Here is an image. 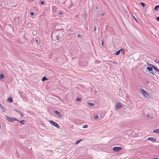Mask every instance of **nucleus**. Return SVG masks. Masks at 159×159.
<instances>
[{"label":"nucleus","instance_id":"1","mask_svg":"<svg viewBox=\"0 0 159 159\" xmlns=\"http://www.w3.org/2000/svg\"><path fill=\"white\" fill-rule=\"evenodd\" d=\"M5 118L7 121L10 122H12L14 121H18V119L15 117H11L6 116Z\"/></svg>","mask_w":159,"mask_h":159},{"label":"nucleus","instance_id":"2","mask_svg":"<svg viewBox=\"0 0 159 159\" xmlns=\"http://www.w3.org/2000/svg\"><path fill=\"white\" fill-rule=\"evenodd\" d=\"M141 93L143 94L144 96L147 97L149 96V93L143 89H142L140 90Z\"/></svg>","mask_w":159,"mask_h":159},{"label":"nucleus","instance_id":"3","mask_svg":"<svg viewBox=\"0 0 159 159\" xmlns=\"http://www.w3.org/2000/svg\"><path fill=\"white\" fill-rule=\"evenodd\" d=\"M122 148L121 147H114L112 148L113 150L116 152H118L121 150Z\"/></svg>","mask_w":159,"mask_h":159},{"label":"nucleus","instance_id":"4","mask_svg":"<svg viewBox=\"0 0 159 159\" xmlns=\"http://www.w3.org/2000/svg\"><path fill=\"white\" fill-rule=\"evenodd\" d=\"M49 122L52 125L55 126V127H57L58 128H59V126L56 123V122H55L53 120H50Z\"/></svg>","mask_w":159,"mask_h":159},{"label":"nucleus","instance_id":"5","mask_svg":"<svg viewBox=\"0 0 159 159\" xmlns=\"http://www.w3.org/2000/svg\"><path fill=\"white\" fill-rule=\"evenodd\" d=\"M148 140L152 141L153 142H156L157 139L156 138H154L153 137H149Z\"/></svg>","mask_w":159,"mask_h":159},{"label":"nucleus","instance_id":"6","mask_svg":"<svg viewBox=\"0 0 159 159\" xmlns=\"http://www.w3.org/2000/svg\"><path fill=\"white\" fill-rule=\"evenodd\" d=\"M54 112L55 114L58 116L59 118H61V114L60 112L57 111H55Z\"/></svg>","mask_w":159,"mask_h":159},{"label":"nucleus","instance_id":"7","mask_svg":"<svg viewBox=\"0 0 159 159\" xmlns=\"http://www.w3.org/2000/svg\"><path fill=\"white\" fill-rule=\"evenodd\" d=\"M150 65L151 66L153 67V69H154V70L157 71L158 72H159V69L157 68V67H156L155 66H154L153 65H152V64H150Z\"/></svg>","mask_w":159,"mask_h":159},{"label":"nucleus","instance_id":"8","mask_svg":"<svg viewBox=\"0 0 159 159\" xmlns=\"http://www.w3.org/2000/svg\"><path fill=\"white\" fill-rule=\"evenodd\" d=\"M56 39L60 41H61L62 39L61 36H59V35H57L56 36Z\"/></svg>","mask_w":159,"mask_h":159},{"label":"nucleus","instance_id":"9","mask_svg":"<svg viewBox=\"0 0 159 159\" xmlns=\"http://www.w3.org/2000/svg\"><path fill=\"white\" fill-rule=\"evenodd\" d=\"M122 107V106L119 103H117L116 104V107L117 109H119Z\"/></svg>","mask_w":159,"mask_h":159},{"label":"nucleus","instance_id":"10","mask_svg":"<svg viewBox=\"0 0 159 159\" xmlns=\"http://www.w3.org/2000/svg\"><path fill=\"white\" fill-rule=\"evenodd\" d=\"M14 110L15 111L19 113V114L20 115L21 117L24 116V115H23V114L19 111L17 110V109H15Z\"/></svg>","mask_w":159,"mask_h":159},{"label":"nucleus","instance_id":"11","mask_svg":"<svg viewBox=\"0 0 159 159\" xmlns=\"http://www.w3.org/2000/svg\"><path fill=\"white\" fill-rule=\"evenodd\" d=\"M153 67L152 66H148L147 68V69L149 70V72H151V71H152Z\"/></svg>","mask_w":159,"mask_h":159},{"label":"nucleus","instance_id":"12","mask_svg":"<svg viewBox=\"0 0 159 159\" xmlns=\"http://www.w3.org/2000/svg\"><path fill=\"white\" fill-rule=\"evenodd\" d=\"M7 101L10 103H11L13 102V99L11 98L10 97L8 98Z\"/></svg>","mask_w":159,"mask_h":159},{"label":"nucleus","instance_id":"13","mask_svg":"<svg viewBox=\"0 0 159 159\" xmlns=\"http://www.w3.org/2000/svg\"><path fill=\"white\" fill-rule=\"evenodd\" d=\"M1 108L2 109V111L4 112H6V109L5 108V107H4L2 106H1Z\"/></svg>","mask_w":159,"mask_h":159},{"label":"nucleus","instance_id":"14","mask_svg":"<svg viewBox=\"0 0 159 159\" xmlns=\"http://www.w3.org/2000/svg\"><path fill=\"white\" fill-rule=\"evenodd\" d=\"M120 49L118 51H117V52H116V53H115V54L116 55H118L120 54Z\"/></svg>","mask_w":159,"mask_h":159},{"label":"nucleus","instance_id":"15","mask_svg":"<svg viewBox=\"0 0 159 159\" xmlns=\"http://www.w3.org/2000/svg\"><path fill=\"white\" fill-rule=\"evenodd\" d=\"M159 8V5H157L155 6L154 8V10L156 11H157L158 10V9Z\"/></svg>","mask_w":159,"mask_h":159},{"label":"nucleus","instance_id":"16","mask_svg":"<svg viewBox=\"0 0 159 159\" xmlns=\"http://www.w3.org/2000/svg\"><path fill=\"white\" fill-rule=\"evenodd\" d=\"M150 73L152 74L153 75H156V72H154L153 70L151 72H149Z\"/></svg>","mask_w":159,"mask_h":159},{"label":"nucleus","instance_id":"17","mask_svg":"<svg viewBox=\"0 0 159 159\" xmlns=\"http://www.w3.org/2000/svg\"><path fill=\"white\" fill-rule=\"evenodd\" d=\"M121 52L123 54H124V55L125 54V51L123 49V48L120 49V52Z\"/></svg>","mask_w":159,"mask_h":159},{"label":"nucleus","instance_id":"18","mask_svg":"<svg viewBox=\"0 0 159 159\" xmlns=\"http://www.w3.org/2000/svg\"><path fill=\"white\" fill-rule=\"evenodd\" d=\"M82 139H81L77 141L75 143V144H78L81 141H82Z\"/></svg>","mask_w":159,"mask_h":159},{"label":"nucleus","instance_id":"19","mask_svg":"<svg viewBox=\"0 0 159 159\" xmlns=\"http://www.w3.org/2000/svg\"><path fill=\"white\" fill-rule=\"evenodd\" d=\"M87 103L89 105H90V106H94L95 105L93 103H92L88 102Z\"/></svg>","mask_w":159,"mask_h":159},{"label":"nucleus","instance_id":"20","mask_svg":"<svg viewBox=\"0 0 159 159\" xmlns=\"http://www.w3.org/2000/svg\"><path fill=\"white\" fill-rule=\"evenodd\" d=\"M4 77V75L3 74H1L0 75V79H3Z\"/></svg>","mask_w":159,"mask_h":159},{"label":"nucleus","instance_id":"21","mask_svg":"<svg viewBox=\"0 0 159 159\" xmlns=\"http://www.w3.org/2000/svg\"><path fill=\"white\" fill-rule=\"evenodd\" d=\"M153 132L154 133H156L159 134V129L154 130Z\"/></svg>","mask_w":159,"mask_h":159},{"label":"nucleus","instance_id":"22","mask_svg":"<svg viewBox=\"0 0 159 159\" xmlns=\"http://www.w3.org/2000/svg\"><path fill=\"white\" fill-rule=\"evenodd\" d=\"M18 121H17L20 122L21 124H22V125H24V124L23 123L24 122H25V120H20L18 119Z\"/></svg>","mask_w":159,"mask_h":159},{"label":"nucleus","instance_id":"23","mask_svg":"<svg viewBox=\"0 0 159 159\" xmlns=\"http://www.w3.org/2000/svg\"><path fill=\"white\" fill-rule=\"evenodd\" d=\"M48 79L45 76H43V78L42 79V81H43L45 80H48Z\"/></svg>","mask_w":159,"mask_h":159},{"label":"nucleus","instance_id":"24","mask_svg":"<svg viewBox=\"0 0 159 159\" xmlns=\"http://www.w3.org/2000/svg\"><path fill=\"white\" fill-rule=\"evenodd\" d=\"M140 3L141 5L143 7H144L145 6V3L143 2H140Z\"/></svg>","mask_w":159,"mask_h":159},{"label":"nucleus","instance_id":"25","mask_svg":"<svg viewBox=\"0 0 159 159\" xmlns=\"http://www.w3.org/2000/svg\"><path fill=\"white\" fill-rule=\"evenodd\" d=\"M82 100V99L81 98H77L76 99V101H81Z\"/></svg>","mask_w":159,"mask_h":159},{"label":"nucleus","instance_id":"26","mask_svg":"<svg viewBox=\"0 0 159 159\" xmlns=\"http://www.w3.org/2000/svg\"><path fill=\"white\" fill-rule=\"evenodd\" d=\"M154 61L156 63L159 64V60L156 59Z\"/></svg>","mask_w":159,"mask_h":159},{"label":"nucleus","instance_id":"27","mask_svg":"<svg viewBox=\"0 0 159 159\" xmlns=\"http://www.w3.org/2000/svg\"><path fill=\"white\" fill-rule=\"evenodd\" d=\"M98 118V115H95L94 116V118L95 120L97 119Z\"/></svg>","mask_w":159,"mask_h":159},{"label":"nucleus","instance_id":"28","mask_svg":"<svg viewBox=\"0 0 159 159\" xmlns=\"http://www.w3.org/2000/svg\"><path fill=\"white\" fill-rule=\"evenodd\" d=\"M88 127V125H84L83 126V128H87Z\"/></svg>","mask_w":159,"mask_h":159},{"label":"nucleus","instance_id":"29","mask_svg":"<svg viewBox=\"0 0 159 159\" xmlns=\"http://www.w3.org/2000/svg\"><path fill=\"white\" fill-rule=\"evenodd\" d=\"M34 12H31L30 13V15L32 16H33L34 15Z\"/></svg>","mask_w":159,"mask_h":159},{"label":"nucleus","instance_id":"30","mask_svg":"<svg viewBox=\"0 0 159 159\" xmlns=\"http://www.w3.org/2000/svg\"><path fill=\"white\" fill-rule=\"evenodd\" d=\"M97 30V28H96V26H94V31H96Z\"/></svg>","mask_w":159,"mask_h":159},{"label":"nucleus","instance_id":"31","mask_svg":"<svg viewBox=\"0 0 159 159\" xmlns=\"http://www.w3.org/2000/svg\"><path fill=\"white\" fill-rule=\"evenodd\" d=\"M103 43H104V42H103V40H102V46L103 45Z\"/></svg>","mask_w":159,"mask_h":159},{"label":"nucleus","instance_id":"32","mask_svg":"<svg viewBox=\"0 0 159 159\" xmlns=\"http://www.w3.org/2000/svg\"><path fill=\"white\" fill-rule=\"evenodd\" d=\"M82 36V35H80V34H79L78 35V36H77V37H78V38H79V37H81V36Z\"/></svg>","mask_w":159,"mask_h":159},{"label":"nucleus","instance_id":"33","mask_svg":"<svg viewBox=\"0 0 159 159\" xmlns=\"http://www.w3.org/2000/svg\"><path fill=\"white\" fill-rule=\"evenodd\" d=\"M41 4H44V2L42 1L41 2Z\"/></svg>","mask_w":159,"mask_h":159},{"label":"nucleus","instance_id":"34","mask_svg":"<svg viewBox=\"0 0 159 159\" xmlns=\"http://www.w3.org/2000/svg\"><path fill=\"white\" fill-rule=\"evenodd\" d=\"M133 16V18H134V19L136 21H137V22H138V21H137V20H136V19L135 18V17L134 16Z\"/></svg>","mask_w":159,"mask_h":159},{"label":"nucleus","instance_id":"35","mask_svg":"<svg viewBox=\"0 0 159 159\" xmlns=\"http://www.w3.org/2000/svg\"><path fill=\"white\" fill-rule=\"evenodd\" d=\"M156 20H157V21H159V17H157V18H156Z\"/></svg>","mask_w":159,"mask_h":159},{"label":"nucleus","instance_id":"36","mask_svg":"<svg viewBox=\"0 0 159 159\" xmlns=\"http://www.w3.org/2000/svg\"><path fill=\"white\" fill-rule=\"evenodd\" d=\"M146 83L148 84L149 83V81L148 80H147L146 81Z\"/></svg>","mask_w":159,"mask_h":159},{"label":"nucleus","instance_id":"37","mask_svg":"<svg viewBox=\"0 0 159 159\" xmlns=\"http://www.w3.org/2000/svg\"><path fill=\"white\" fill-rule=\"evenodd\" d=\"M63 14L62 12H60L59 13V15H62Z\"/></svg>","mask_w":159,"mask_h":159},{"label":"nucleus","instance_id":"38","mask_svg":"<svg viewBox=\"0 0 159 159\" xmlns=\"http://www.w3.org/2000/svg\"><path fill=\"white\" fill-rule=\"evenodd\" d=\"M104 15V13H103L101 14V16H103Z\"/></svg>","mask_w":159,"mask_h":159},{"label":"nucleus","instance_id":"39","mask_svg":"<svg viewBox=\"0 0 159 159\" xmlns=\"http://www.w3.org/2000/svg\"><path fill=\"white\" fill-rule=\"evenodd\" d=\"M153 159H159V158L158 157H156L154 158H153Z\"/></svg>","mask_w":159,"mask_h":159},{"label":"nucleus","instance_id":"40","mask_svg":"<svg viewBox=\"0 0 159 159\" xmlns=\"http://www.w3.org/2000/svg\"><path fill=\"white\" fill-rule=\"evenodd\" d=\"M149 118L151 119H152V118H153V117L152 116H150Z\"/></svg>","mask_w":159,"mask_h":159},{"label":"nucleus","instance_id":"41","mask_svg":"<svg viewBox=\"0 0 159 159\" xmlns=\"http://www.w3.org/2000/svg\"><path fill=\"white\" fill-rule=\"evenodd\" d=\"M147 117H148V118H149V115L148 114V115H147Z\"/></svg>","mask_w":159,"mask_h":159},{"label":"nucleus","instance_id":"42","mask_svg":"<svg viewBox=\"0 0 159 159\" xmlns=\"http://www.w3.org/2000/svg\"><path fill=\"white\" fill-rule=\"evenodd\" d=\"M96 8L97 9H98V7H96Z\"/></svg>","mask_w":159,"mask_h":159},{"label":"nucleus","instance_id":"43","mask_svg":"<svg viewBox=\"0 0 159 159\" xmlns=\"http://www.w3.org/2000/svg\"><path fill=\"white\" fill-rule=\"evenodd\" d=\"M38 40H37V43H38Z\"/></svg>","mask_w":159,"mask_h":159},{"label":"nucleus","instance_id":"44","mask_svg":"<svg viewBox=\"0 0 159 159\" xmlns=\"http://www.w3.org/2000/svg\"><path fill=\"white\" fill-rule=\"evenodd\" d=\"M158 152H159V150H158Z\"/></svg>","mask_w":159,"mask_h":159}]
</instances>
